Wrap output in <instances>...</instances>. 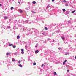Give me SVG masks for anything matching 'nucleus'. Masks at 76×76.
I'll return each instance as SVG.
<instances>
[{
  "label": "nucleus",
  "instance_id": "1",
  "mask_svg": "<svg viewBox=\"0 0 76 76\" xmlns=\"http://www.w3.org/2000/svg\"><path fill=\"white\" fill-rule=\"evenodd\" d=\"M21 54H24V50L23 49H22L21 50Z\"/></svg>",
  "mask_w": 76,
  "mask_h": 76
},
{
  "label": "nucleus",
  "instance_id": "2",
  "mask_svg": "<svg viewBox=\"0 0 76 76\" xmlns=\"http://www.w3.org/2000/svg\"><path fill=\"white\" fill-rule=\"evenodd\" d=\"M19 12H20V13H22L23 12V11H22V10H19Z\"/></svg>",
  "mask_w": 76,
  "mask_h": 76
},
{
  "label": "nucleus",
  "instance_id": "3",
  "mask_svg": "<svg viewBox=\"0 0 76 76\" xmlns=\"http://www.w3.org/2000/svg\"><path fill=\"white\" fill-rule=\"evenodd\" d=\"M20 38V37L19 36H17V39H19Z\"/></svg>",
  "mask_w": 76,
  "mask_h": 76
},
{
  "label": "nucleus",
  "instance_id": "4",
  "mask_svg": "<svg viewBox=\"0 0 76 76\" xmlns=\"http://www.w3.org/2000/svg\"><path fill=\"white\" fill-rule=\"evenodd\" d=\"M8 18V17H6V16H5L4 17V18L5 19H7Z\"/></svg>",
  "mask_w": 76,
  "mask_h": 76
},
{
  "label": "nucleus",
  "instance_id": "5",
  "mask_svg": "<svg viewBox=\"0 0 76 76\" xmlns=\"http://www.w3.org/2000/svg\"><path fill=\"white\" fill-rule=\"evenodd\" d=\"M35 53H39V51L38 50H36L35 51Z\"/></svg>",
  "mask_w": 76,
  "mask_h": 76
},
{
  "label": "nucleus",
  "instance_id": "6",
  "mask_svg": "<svg viewBox=\"0 0 76 76\" xmlns=\"http://www.w3.org/2000/svg\"><path fill=\"white\" fill-rule=\"evenodd\" d=\"M11 54V53H6L7 56H8L9 54Z\"/></svg>",
  "mask_w": 76,
  "mask_h": 76
},
{
  "label": "nucleus",
  "instance_id": "7",
  "mask_svg": "<svg viewBox=\"0 0 76 76\" xmlns=\"http://www.w3.org/2000/svg\"><path fill=\"white\" fill-rule=\"evenodd\" d=\"M12 61H15V59L14 58L12 59Z\"/></svg>",
  "mask_w": 76,
  "mask_h": 76
},
{
  "label": "nucleus",
  "instance_id": "8",
  "mask_svg": "<svg viewBox=\"0 0 76 76\" xmlns=\"http://www.w3.org/2000/svg\"><path fill=\"white\" fill-rule=\"evenodd\" d=\"M61 38L62 39H63V40H64V37H61Z\"/></svg>",
  "mask_w": 76,
  "mask_h": 76
},
{
  "label": "nucleus",
  "instance_id": "9",
  "mask_svg": "<svg viewBox=\"0 0 76 76\" xmlns=\"http://www.w3.org/2000/svg\"><path fill=\"white\" fill-rule=\"evenodd\" d=\"M12 47H13V48H16V46L15 45H14V46L12 45Z\"/></svg>",
  "mask_w": 76,
  "mask_h": 76
},
{
  "label": "nucleus",
  "instance_id": "10",
  "mask_svg": "<svg viewBox=\"0 0 76 76\" xmlns=\"http://www.w3.org/2000/svg\"><path fill=\"white\" fill-rule=\"evenodd\" d=\"M53 74L55 75H57V73H56V72H54Z\"/></svg>",
  "mask_w": 76,
  "mask_h": 76
},
{
  "label": "nucleus",
  "instance_id": "11",
  "mask_svg": "<svg viewBox=\"0 0 76 76\" xmlns=\"http://www.w3.org/2000/svg\"><path fill=\"white\" fill-rule=\"evenodd\" d=\"M45 30H48V28H47V27H45Z\"/></svg>",
  "mask_w": 76,
  "mask_h": 76
},
{
  "label": "nucleus",
  "instance_id": "12",
  "mask_svg": "<svg viewBox=\"0 0 76 76\" xmlns=\"http://www.w3.org/2000/svg\"><path fill=\"white\" fill-rule=\"evenodd\" d=\"M33 66H35V65H36V63L34 62L33 64Z\"/></svg>",
  "mask_w": 76,
  "mask_h": 76
},
{
  "label": "nucleus",
  "instance_id": "13",
  "mask_svg": "<svg viewBox=\"0 0 76 76\" xmlns=\"http://www.w3.org/2000/svg\"><path fill=\"white\" fill-rule=\"evenodd\" d=\"M19 66L20 67H22V66L21 64H20L19 65Z\"/></svg>",
  "mask_w": 76,
  "mask_h": 76
},
{
  "label": "nucleus",
  "instance_id": "14",
  "mask_svg": "<svg viewBox=\"0 0 76 76\" xmlns=\"http://www.w3.org/2000/svg\"><path fill=\"white\" fill-rule=\"evenodd\" d=\"M50 7V5H48L47 7V9H48V8H49V7Z\"/></svg>",
  "mask_w": 76,
  "mask_h": 76
},
{
  "label": "nucleus",
  "instance_id": "15",
  "mask_svg": "<svg viewBox=\"0 0 76 76\" xmlns=\"http://www.w3.org/2000/svg\"><path fill=\"white\" fill-rule=\"evenodd\" d=\"M12 45L13 46V44H11L10 45H9V46L10 47V46H12Z\"/></svg>",
  "mask_w": 76,
  "mask_h": 76
},
{
  "label": "nucleus",
  "instance_id": "16",
  "mask_svg": "<svg viewBox=\"0 0 76 76\" xmlns=\"http://www.w3.org/2000/svg\"><path fill=\"white\" fill-rule=\"evenodd\" d=\"M62 10L63 12H66V10L65 9H63Z\"/></svg>",
  "mask_w": 76,
  "mask_h": 76
},
{
  "label": "nucleus",
  "instance_id": "17",
  "mask_svg": "<svg viewBox=\"0 0 76 76\" xmlns=\"http://www.w3.org/2000/svg\"><path fill=\"white\" fill-rule=\"evenodd\" d=\"M14 8L13 7H11V10H13Z\"/></svg>",
  "mask_w": 76,
  "mask_h": 76
},
{
  "label": "nucleus",
  "instance_id": "18",
  "mask_svg": "<svg viewBox=\"0 0 76 76\" xmlns=\"http://www.w3.org/2000/svg\"><path fill=\"white\" fill-rule=\"evenodd\" d=\"M36 3V2L35 1H34L33 2V4H35Z\"/></svg>",
  "mask_w": 76,
  "mask_h": 76
},
{
  "label": "nucleus",
  "instance_id": "19",
  "mask_svg": "<svg viewBox=\"0 0 76 76\" xmlns=\"http://www.w3.org/2000/svg\"><path fill=\"white\" fill-rule=\"evenodd\" d=\"M75 10L73 11L72 12V13H75Z\"/></svg>",
  "mask_w": 76,
  "mask_h": 76
},
{
  "label": "nucleus",
  "instance_id": "20",
  "mask_svg": "<svg viewBox=\"0 0 76 76\" xmlns=\"http://www.w3.org/2000/svg\"><path fill=\"white\" fill-rule=\"evenodd\" d=\"M25 48L26 49V48H28V46H26L25 47Z\"/></svg>",
  "mask_w": 76,
  "mask_h": 76
},
{
  "label": "nucleus",
  "instance_id": "21",
  "mask_svg": "<svg viewBox=\"0 0 76 76\" xmlns=\"http://www.w3.org/2000/svg\"><path fill=\"white\" fill-rule=\"evenodd\" d=\"M66 14H69V12L68 11H66Z\"/></svg>",
  "mask_w": 76,
  "mask_h": 76
},
{
  "label": "nucleus",
  "instance_id": "22",
  "mask_svg": "<svg viewBox=\"0 0 76 76\" xmlns=\"http://www.w3.org/2000/svg\"><path fill=\"white\" fill-rule=\"evenodd\" d=\"M65 62H63V65H64V64H65Z\"/></svg>",
  "mask_w": 76,
  "mask_h": 76
},
{
  "label": "nucleus",
  "instance_id": "23",
  "mask_svg": "<svg viewBox=\"0 0 76 76\" xmlns=\"http://www.w3.org/2000/svg\"><path fill=\"white\" fill-rule=\"evenodd\" d=\"M66 61H67V60H65L64 62H65V63H66Z\"/></svg>",
  "mask_w": 76,
  "mask_h": 76
},
{
  "label": "nucleus",
  "instance_id": "24",
  "mask_svg": "<svg viewBox=\"0 0 76 76\" xmlns=\"http://www.w3.org/2000/svg\"><path fill=\"white\" fill-rule=\"evenodd\" d=\"M65 6H68V4H65Z\"/></svg>",
  "mask_w": 76,
  "mask_h": 76
},
{
  "label": "nucleus",
  "instance_id": "25",
  "mask_svg": "<svg viewBox=\"0 0 76 76\" xmlns=\"http://www.w3.org/2000/svg\"><path fill=\"white\" fill-rule=\"evenodd\" d=\"M20 62H21V61H18V63H20Z\"/></svg>",
  "mask_w": 76,
  "mask_h": 76
},
{
  "label": "nucleus",
  "instance_id": "26",
  "mask_svg": "<svg viewBox=\"0 0 76 76\" xmlns=\"http://www.w3.org/2000/svg\"><path fill=\"white\" fill-rule=\"evenodd\" d=\"M63 1H64V2H66V0H64Z\"/></svg>",
  "mask_w": 76,
  "mask_h": 76
},
{
  "label": "nucleus",
  "instance_id": "27",
  "mask_svg": "<svg viewBox=\"0 0 76 76\" xmlns=\"http://www.w3.org/2000/svg\"><path fill=\"white\" fill-rule=\"evenodd\" d=\"M43 66H44V64H42L41 67H43Z\"/></svg>",
  "mask_w": 76,
  "mask_h": 76
},
{
  "label": "nucleus",
  "instance_id": "28",
  "mask_svg": "<svg viewBox=\"0 0 76 76\" xmlns=\"http://www.w3.org/2000/svg\"><path fill=\"white\" fill-rule=\"evenodd\" d=\"M52 1L53 2V1H54V0H52Z\"/></svg>",
  "mask_w": 76,
  "mask_h": 76
},
{
  "label": "nucleus",
  "instance_id": "29",
  "mask_svg": "<svg viewBox=\"0 0 76 76\" xmlns=\"http://www.w3.org/2000/svg\"><path fill=\"white\" fill-rule=\"evenodd\" d=\"M58 49H59V50H61V48H58Z\"/></svg>",
  "mask_w": 76,
  "mask_h": 76
},
{
  "label": "nucleus",
  "instance_id": "30",
  "mask_svg": "<svg viewBox=\"0 0 76 76\" xmlns=\"http://www.w3.org/2000/svg\"><path fill=\"white\" fill-rule=\"evenodd\" d=\"M33 13H36V12H35V11H34V12H33Z\"/></svg>",
  "mask_w": 76,
  "mask_h": 76
},
{
  "label": "nucleus",
  "instance_id": "31",
  "mask_svg": "<svg viewBox=\"0 0 76 76\" xmlns=\"http://www.w3.org/2000/svg\"><path fill=\"white\" fill-rule=\"evenodd\" d=\"M67 72H69V70H67Z\"/></svg>",
  "mask_w": 76,
  "mask_h": 76
},
{
  "label": "nucleus",
  "instance_id": "32",
  "mask_svg": "<svg viewBox=\"0 0 76 76\" xmlns=\"http://www.w3.org/2000/svg\"><path fill=\"white\" fill-rule=\"evenodd\" d=\"M1 6V4H0V7Z\"/></svg>",
  "mask_w": 76,
  "mask_h": 76
},
{
  "label": "nucleus",
  "instance_id": "33",
  "mask_svg": "<svg viewBox=\"0 0 76 76\" xmlns=\"http://www.w3.org/2000/svg\"><path fill=\"white\" fill-rule=\"evenodd\" d=\"M75 59H76V56L75 57Z\"/></svg>",
  "mask_w": 76,
  "mask_h": 76
},
{
  "label": "nucleus",
  "instance_id": "34",
  "mask_svg": "<svg viewBox=\"0 0 76 76\" xmlns=\"http://www.w3.org/2000/svg\"><path fill=\"white\" fill-rule=\"evenodd\" d=\"M53 42H54V40H53Z\"/></svg>",
  "mask_w": 76,
  "mask_h": 76
},
{
  "label": "nucleus",
  "instance_id": "35",
  "mask_svg": "<svg viewBox=\"0 0 76 76\" xmlns=\"http://www.w3.org/2000/svg\"><path fill=\"white\" fill-rule=\"evenodd\" d=\"M35 47H36V48L37 47V46H35Z\"/></svg>",
  "mask_w": 76,
  "mask_h": 76
},
{
  "label": "nucleus",
  "instance_id": "36",
  "mask_svg": "<svg viewBox=\"0 0 76 76\" xmlns=\"http://www.w3.org/2000/svg\"><path fill=\"white\" fill-rule=\"evenodd\" d=\"M18 3H19V4H20V2H18Z\"/></svg>",
  "mask_w": 76,
  "mask_h": 76
}]
</instances>
